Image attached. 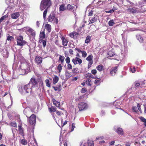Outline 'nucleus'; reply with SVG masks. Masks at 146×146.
Here are the masks:
<instances>
[{
  "label": "nucleus",
  "instance_id": "nucleus-1",
  "mask_svg": "<svg viewBox=\"0 0 146 146\" xmlns=\"http://www.w3.org/2000/svg\"><path fill=\"white\" fill-rule=\"evenodd\" d=\"M51 5L50 0H42L40 5V9L42 11L45 9H48Z\"/></svg>",
  "mask_w": 146,
  "mask_h": 146
},
{
  "label": "nucleus",
  "instance_id": "nucleus-2",
  "mask_svg": "<svg viewBox=\"0 0 146 146\" xmlns=\"http://www.w3.org/2000/svg\"><path fill=\"white\" fill-rule=\"evenodd\" d=\"M48 21L53 23L57 24L58 23V19L55 17V15L53 13L50 14L48 18Z\"/></svg>",
  "mask_w": 146,
  "mask_h": 146
},
{
  "label": "nucleus",
  "instance_id": "nucleus-3",
  "mask_svg": "<svg viewBox=\"0 0 146 146\" xmlns=\"http://www.w3.org/2000/svg\"><path fill=\"white\" fill-rule=\"evenodd\" d=\"M23 30L26 31L27 33L35 36L36 35V32L34 30L29 27H26L23 28Z\"/></svg>",
  "mask_w": 146,
  "mask_h": 146
},
{
  "label": "nucleus",
  "instance_id": "nucleus-4",
  "mask_svg": "<svg viewBox=\"0 0 146 146\" xmlns=\"http://www.w3.org/2000/svg\"><path fill=\"white\" fill-rule=\"evenodd\" d=\"M23 37H17V45L18 46H23L26 44L27 42L23 40Z\"/></svg>",
  "mask_w": 146,
  "mask_h": 146
},
{
  "label": "nucleus",
  "instance_id": "nucleus-5",
  "mask_svg": "<svg viewBox=\"0 0 146 146\" xmlns=\"http://www.w3.org/2000/svg\"><path fill=\"white\" fill-rule=\"evenodd\" d=\"M36 121V116L34 114H32L29 117L28 122L31 125H33L35 123Z\"/></svg>",
  "mask_w": 146,
  "mask_h": 146
},
{
  "label": "nucleus",
  "instance_id": "nucleus-6",
  "mask_svg": "<svg viewBox=\"0 0 146 146\" xmlns=\"http://www.w3.org/2000/svg\"><path fill=\"white\" fill-rule=\"evenodd\" d=\"M29 83L31 84L32 87L33 88L37 86L38 85V80L34 77L32 78L30 80Z\"/></svg>",
  "mask_w": 146,
  "mask_h": 146
},
{
  "label": "nucleus",
  "instance_id": "nucleus-7",
  "mask_svg": "<svg viewBox=\"0 0 146 146\" xmlns=\"http://www.w3.org/2000/svg\"><path fill=\"white\" fill-rule=\"evenodd\" d=\"M32 86H30L29 83H28L26 85L23 86L22 87V89L24 90L25 92L27 93L31 92L32 91Z\"/></svg>",
  "mask_w": 146,
  "mask_h": 146
},
{
  "label": "nucleus",
  "instance_id": "nucleus-8",
  "mask_svg": "<svg viewBox=\"0 0 146 146\" xmlns=\"http://www.w3.org/2000/svg\"><path fill=\"white\" fill-rule=\"evenodd\" d=\"M78 107L79 111H82L86 109L87 107V104L84 102H81L78 104Z\"/></svg>",
  "mask_w": 146,
  "mask_h": 146
},
{
  "label": "nucleus",
  "instance_id": "nucleus-9",
  "mask_svg": "<svg viewBox=\"0 0 146 146\" xmlns=\"http://www.w3.org/2000/svg\"><path fill=\"white\" fill-rule=\"evenodd\" d=\"M42 62V58L39 56H36L35 57V62L37 65H41Z\"/></svg>",
  "mask_w": 146,
  "mask_h": 146
},
{
  "label": "nucleus",
  "instance_id": "nucleus-10",
  "mask_svg": "<svg viewBox=\"0 0 146 146\" xmlns=\"http://www.w3.org/2000/svg\"><path fill=\"white\" fill-rule=\"evenodd\" d=\"M93 59V56L92 54L89 55L86 58V60L89 62V63L88 64V67L89 68H90L93 63V61L92 60Z\"/></svg>",
  "mask_w": 146,
  "mask_h": 146
},
{
  "label": "nucleus",
  "instance_id": "nucleus-11",
  "mask_svg": "<svg viewBox=\"0 0 146 146\" xmlns=\"http://www.w3.org/2000/svg\"><path fill=\"white\" fill-rule=\"evenodd\" d=\"M47 39L46 37H40L39 42L40 43L42 42L43 47L45 48L46 43Z\"/></svg>",
  "mask_w": 146,
  "mask_h": 146
},
{
  "label": "nucleus",
  "instance_id": "nucleus-12",
  "mask_svg": "<svg viewBox=\"0 0 146 146\" xmlns=\"http://www.w3.org/2000/svg\"><path fill=\"white\" fill-rule=\"evenodd\" d=\"M118 66H115L112 67L110 70V74L112 76H114L118 70Z\"/></svg>",
  "mask_w": 146,
  "mask_h": 146
},
{
  "label": "nucleus",
  "instance_id": "nucleus-13",
  "mask_svg": "<svg viewBox=\"0 0 146 146\" xmlns=\"http://www.w3.org/2000/svg\"><path fill=\"white\" fill-rule=\"evenodd\" d=\"M52 102L54 105L56 107L59 108L62 110H64V109L63 108H60V103L59 102L56 100L55 99H52Z\"/></svg>",
  "mask_w": 146,
  "mask_h": 146
},
{
  "label": "nucleus",
  "instance_id": "nucleus-14",
  "mask_svg": "<svg viewBox=\"0 0 146 146\" xmlns=\"http://www.w3.org/2000/svg\"><path fill=\"white\" fill-rule=\"evenodd\" d=\"M61 39L63 45L64 46H67L68 42V40L67 38H66L65 37H62Z\"/></svg>",
  "mask_w": 146,
  "mask_h": 146
},
{
  "label": "nucleus",
  "instance_id": "nucleus-15",
  "mask_svg": "<svg viewBox=\"0 0 146 146\" xmlns=\"http://www.w3.org/2000/svg\"><path fill=\"white\" fill-rule=\"evenodd\" d=\"M116 132L119 135H123L124 134L122 129L120 127L116 129Z\"/></svg>",
  "mask_w": 146,
  "mask_h": 146
},
{
  "label": "nucleus",
  "instance_id": "nucleus-16",
  "mask_svg": "<svg viewBox=\"0 0 146 146\" xmlns=\"http://www.w3.org/2000/svg\"><path fill=\"white\" fill-rule=\"evenodd\" d=\"M72 61L74 64L75 65L77 64V62H78V64H81L82 62V61L80 58L77 60H74V58H73L72 60Z\"/></svg>",
  "mask_w": 146,
  "mask_h": 146
},
{
  "label": "nucleus",
  "instance_id": "nucleus-17",
  "mask_svg": "<svg viewBox=\"0 0 146 146\" xmlns=\"http://www.w3.org/2000/svg\"><path fill=\"white\" fill-rule=\"evenodd\" d=\"M65 5L64 4H62L60 5L59 8V10L60 11H63L66 10Z\"/></svg>",
  "mask_w": 146,
  "mask_h": 146
},
{
  "label": "nucleus",
  "instance_id": "nucleus-18",
  "mask_svg": "<svg viewBox=\"0 0 146 146\" xmlns=\"http://www.w3.org/2000/svg\"><path fill=\"white\" fill-rule=\"evenodd\" d=\"M20 15L19 12H16L12 14L11 15V18L13 19H16L19 17Z\"/></svg>",
  "mask_w": 146,
  "mask_h": 146
},
{
  "label": "nucleus",
  "instance_id": "nucleus-19",
  "mask_svg": "<svg viewBox=\"0 0 146 146\" xmlns=\"http://www.w3.org/2000/svg\"><path fill=\"white\" fill-rule=\"evenodd\" d=\"M74 7H75L74 6L70 4H68L67 6V9L70 11H72L73 12L74 11L73 9Z\"/></svg>",
  "mask_w": 146,
  "mask_h": 146
},
{
  "label": "nucleus",
  "instance_id": "nucleus-20",
  "mask_svg": "<svg viewBox=\"0 0 146 146\" xmlns=\"http://www.w3.org/2000/svg\"><path fill=\"white\" fill-rule=\"evenodd\" d=\"M44 28L49 32H50L51 31V26L49 24H46L44 27Z\"/></svg>",
  "mask_w": 146,
  "mask_h": 146
},
{
  "label": "nucleus",
  "instance_id": "nucleus-21",
  "mask_svg": "<svg viewBox=\"0 0 146 146\" xmlns=\"http://www.w3.org/2000/svg\"><path fill=\"white\" fill-rule=\"evenodd\" d=\"M85 77L88 79H90V78H94V76L91 73H88L86 74Z\"/></svg>",
  "mask_w": 146,
  "mask_h": 146
},
{
  "label": "nucleus",
  "instance_id": "nucleus-22",
  "mask_svg": "<svg viewBox=\"0 0 146 146\" xmlns=\"http://www.w3.org/2000/svg\"><path fill=\"white\" fill-rule=\"evenodd\" d=\"M49 111L51 113L52 112H54L56 111V108L55 107L52 106L50 108H48Z\"/></svg>",
  "mask_w": 146,
  "mask_h": 146
},
{
  "label": "nucleus",
  "instance_id": "nucleus-23",
  "mask_svg": "<svg viewBox=\"0 0 146 146\" xmlns=\"http://www.w3.org/2000/svg\"><path fill=\"white\" fill-rule=\"evenodd\" d=\"M128 11L129 12L132 13H135L137 12V10L135 8H130L128 9Z\"/></svg>",
  "mask_w": 146,
  "mask_h": 146
},
{
  "label": "nucleus",
  "instance_id": "nucleus-24",
  "mask_svg": "<svg viewBox=\"0 0 146 146\" xmlns=\"http://www.w3.org/2000/svg\"><path fill=\"white\" fill-rule=\"evenodd\" d=\"M19 142L22 145H26L27 144V141L25 139L21 140Z\"/></svg>",
  "mask_w": 146,
  "mask_h": 146
},
{
  "label": "nucleus",
  "instance_id": "nucleus-25",
  "mask_svg": "<svg viewBox=\"0 0 146 146\" xmlns=\"http://www.w3.org/2000/svg\"><path fill=\"white\" fill-rule=\"evenodd\" d=\"M59 61L61 62V64H62L64 63L65 58L64 56H62L60 55H59Z\"/></svg>",
  "mask_w": 146,
  "mask_h": 146
},
{
  "label": "nucleus",
  "instance_id": "nucleus-26",
  "mask_svg": "<svg viewBox=\"0 0 146 146\" xmlns=\"http://www.w3.org/2000/svg\"><path fill=\"white\" fill-rule=\"evenodd\" d=\"M90 22H89V24H91L96 22L97 21V19H96L94 17L92 18L91 19H90Z\"/></svg>",
  "mask_w": 146,
  "mask_h": 146
},
{
  "label": "nucleus",
  "instance_id": "nucleus-27",
  "mask_svg": "<svg viewBox=\"0 0 146 146\" xmlns=\"http://www.w3.org/2000/svg\"><path fill=\"white\" fill-rule=\"evenodd\" d=\"M103 66L102 65H99L96 67V69L100 72H101L103 68Z\"/></svg>",
  "mask_w": 146,
  "mask_h": 146
},
{
  "label": "nucleus",
  "instance_id": "nucleus-28",
  "mask_svg": "<svg viewBox=\"0 0 146 146\" xmlns=\"http://www.w3.org/2000/svg\"><path fill=\"white\" fill-rule=\"evenodd\" d=\"M87 143L88 146H94V145L93 141L89 139L88 140Z\"/></svg>",
  "mask_w": 146,
  "mask_h": 146
},
{
  "label": "nucleus",
  "instance_id": "nucleus-29",
  "mask_svg": "<svg viewBox=\"0 0 146 146\" xmlns=\"http://www.w3.org/2000/svg\"><path fill=\"white\" fill-rule=\"evenodd\" d=\"M78 33L76 32H73L72 33L70 34L69 36H77L78 35Z\"/></svg>",
  "mask_w": 146,
  "mask_h": 146
},
{
  "label": "nucleus",
  "instance_id": "nucleus-30",
  "mask_svg": "<svg viewBox=\"0 0 146 146\" xmlns=\"http://www.w3.org/2000/svg\"><path fill=\"white\" fill-rule=\"evenodd\" d=\"M58 80V76H56L53 79V82L54 84L57 83Z\"/></svg>",
  "mask_w": 146,
  "mask_h": 146
},
{
  "label": "nucleus",
  "instance_id": "nucleus-31",
  "mask_svg": "<svg viewBox=\"0 0 146 146\" xmlns=\"http://www.w3.org/2000/svg\"><path fill=\"white\" fill-rule=\"evenodd\" d=\"M46 9L44 11L43 14V16L44 19L45 20L46 19V15L47 12V9Z\"/></svg>",
  "mask_w": 146,
  "mask_h": 146
},
{
  "label": "nucleus",
  "instance_id": "nucleus-32",
  "mask_svg": "<svg viewBox=\"0 0 146 146\" xmlns=\"http://www.w3.org/2000/svg\"><path fill=\"white\" fill-rule=\"evenodd\" d=\"M19 131L20 133H23V129L22 128V126L21 125H19L18 126Z\"/></svg>",
  "mask_w": 146,
  "mask_h": 146
},
{
  "label": "nucleus",
  "instance_id": "nucleus-33",
  "mask_svg": "<svg viewBox=\"0 0 146 146\" xmlns=\"http://www.w3.org/2000/svg\"><path fill=\"white\" fill-rule=\"evenodd\" d=\"M57 69L58 70V72L60 73L61 72L62 69V67L61 65L60 64H59L57 66Z\"/></svg>",
  "mask_w": 146,
  "mask_h": 146
},
{
  "label": "nucleus",
  "instance_id": "nucleus-34",
  "mask_svg": "<svg viewBox=\"0 0 146 146\" xmlns=\"http://www.w3.org/2000/svg\"><path fill=\"white\" fill-rule=\"evenodd\" d=\"M115 24V23L113 20H110L108 23V24L109 26H112Z\"/></svg>",
  "mask_w": 146,
  "mask_h": 146
},
{
  "label": "nucleus",
  "instance_id": "nucleus-35",
  "mask_svg": "<svg viewBox=\"0 0 146 146\" xmlns=\"http://www.w3.org/2000/svg\"><path fill=\"white\" fill-rule=\"evenodd\" d=\"M86 84L88 86H90L91 85V81L90 79H88L86 81Z\"/></svg>",
  "mask_w": 146,
  "mask_h": 146
},
{
  "label": "nucleus",
  "instance_id": "nucleus-36",
  "mask_svg": "<svg viewBox=\"0 0 146 146\" xmlns=\"http://www.w3.org/2000/svg\"><path fill=\"white\" fill-rule=\"evenodd\" d=\"M72 72L73 73H79L78 69L77 68H74L72 70Z\"/></svg>",
  "mask_w": 146,
  "mask_h": 146
},
{
  "label": "nucleus",
  "instance_id": "nucleus-37",
  "mask_svg": "<svg viewBox=\"0 0 146 146\" xmlns=\"http://www.w3.org/2000/svg\"><path fill=\"white\" fill-rule=\"evenodd\" d=\"M140 86V84L138 81H136L135 83V88H138Z\"/></svg>",
  "mask_w": 146,
  "mask_h": 146
},
{
  "label": "nucleus",
  "instance_id": "nucleus-38",
  "mask_svg": "<svg viewBox=\"0 0 146 146\" xmlns=\"http://www.w3.org/2000/svg\"><path fill=\"white\" fill-rule=\"evenodd\" d=\"M46 85L48 87H50V84L49 82V80L48 79H46L45 80Z\"/></svg>",
  "mask_w": 146,
  "mask_h": 146
},
{
  "label": "nucleus",
  "instance_id": "nucleus-39",
  "mask_svg": "<svg viewBox=\"0 0 146 146\" xmlns=\"http://www.w3.org/2000/svg\"><path fill=\"white\" fill-rule=\"evenodd\" d=\"M55 112H56V114L58 116H61V115H63V113L61 111H60L56 110Z\"/></svg>",
  "mask_w": 146,
  "mask_h": 146
},
{
  "label": "nucleus",
  "instance_id": "nucleus-40",
  "mask_svg": "<svg viewBox=\"0 0 146 146\" xmlns=\"http://www.w3.org/2000/svg\"><path fill=\"white\" fill-rule=\"evenodd\" d=\"M65 74L66 76L68 78H70L72 76V75L68 71H66V72Z\"/></svg>",
  "mask_w": 146,
  "mask_h": 146
},
{
  "label": "nucleus",
  "instance_id": "nucleus-41",
  "mask_svg": "<svg viewBox=\"0 0 146 146\" xmlns=\"http://www.w3.org/2000/svg\"><path fill=\"white\" fill-rule=\"evenodd\" d=\"M91 40V37H86V38L85 40V42L86 43H89Z\"/></svg>",
  "mask_w": 146,
  "mask_h": 146
},
{
  "label": "nucleus",
  "instance_id": "nucleus-42",
  "mask_svg": "<svg viewBox=\"0 0 146 146\" xmlns=\"http://www.w3.org/2000/svg\"><path fill=\"white\" fill-rule=\"evenodd\" d=\"M139 118L141 121L143 122L144 123H145V122H146V119L144 118L143 117L141 116L139 117Z\"/></svg>",
  "mask_w": 146,
  "mask_h": 146
},
{
  "label": "nucleus",
  "instance_id": "nucleus-43",
  "mask_svg": "<svg viewBox=\"0 0 146 146\" xmlns=\"http://www.w3.org/2000/svg\"><path fill=\"white\" fill-rule=\"evenodd\" d=\"M10 125L12 127H17V124L15 122H11L10 124Z\"/></svg>",
  "mask_w": 146,
  "mask_h": 146
},
{
  "label": "nucleus",
  "instance_id": "nucleus-44",
  "mask_svg": "<svg viewBox=\"0 0 146 146\" xmlns=\"http://www.w3.org/2000/svg\"><path fill=\"white\" fill-rule=\"evenodd\" d=\"M108 55L110 57L113 56L114 55V53L111 51H109L108 52Z\"/></svg>",
  "mask_w": 146,
  "mask_h": 146
},
{
  "label": "nucleus",
  "instance_id": "nucleus-45",
  "mask_svg": "<svg viewBox=\"0 0 146 146\" xmlns=\"http://www.w3.org/2000/svg\"><path fill=\"white\" fill-rule=\"evenodd\" d=\"M82 56L84 58L86 57L87 56V53L85 51H82Z\"/></svg>",
  "mask_w": 146,
  "mask_h": 146
},
{
  "label": "nucleus",
  "instance_id": "nucleus-46",
  "mask_svg": "<svg viewBox=\"0 0 146 146\" xmlns=\"http://www.w3.org/2000/svg\"><path fill=\"white\" fill-rule=\"evenodd\" d=\"M137 39L138 40L139 42L141 43L143 41V37H137Z\"/></svg>",
  "mask_w": 146,
  "mask_h": 146
},
{
  "label": "nucleus",
  "instance_id": "nucleus-47",
  "mask_svg": "<svg viewBox=\"0 0 146 146\" xmlns=\"http://www.w3.org/2000/svg\"><path fill=\"white\" fill-rule=\"evenodd\" d=\"M132 110L133 111L136 113H137L138 111L137 107L135 106H133L132 107Z\"/></svg>",
  "mask_w": 146,
  "mask_h": 146
},
{
  "label": "nucleus",
  "instance_id": "nucleus-48",
  "mask_svg": "<svg viewBox=\"0 0 146 146\" xmlns=\"http://www.w3.org/2000/svg\"><path fill=\"white\" fill-rule=\"evenodd\" d=\"M65 61L67 64L69 63L70 62V58L68 56L66 57V58H65Z\"/></svg>",
  "mask_w": 146,
  "mask_h": 146
},
{
  "label": "nucleus",
  "instance_id": "nucleus-49",
  "mask_svg": "<svg viewBox=\"0 0 146 146\" xmlns=\"http://www.w3.org/2000/svg\"><path fill=\"white\" fill-rule=\"evenodd\" d=\"M87 91V89L85 88H82L81 91V92L82 93H84Z\"/></svg>",
  "mask_w": 146,
  "mask_h": 146
},
{
  "label": "nucleus",
  "instance_id": "nucleus-50",
  "mask_svg": "<svg viewBox=\"0 0 146 146\" xmlns=\"http://www.w3.org/2000/svg\"><path fill=\"white\" fill-rule=\"evenodd\" d=\"M115 10V9H113H113H111L109 11H105V12L107 13H112L114 11V10Z\"/></svg>",
  "mask_w": 146,
  "mask_h": 146
},
{
  "label": "nucleus",
  "instance_id": "nucleus-51",
  "mask_svg": "<svg viewBox=\"0 0 146 146\" xmlns=\"http://www.w3.org/2000/svg\"><path fill=\"white\" fill-rule=\"evenodd\" d=\"M68 64V65H67L68 69V70H70V69H72V65L70 63H68V64Z\"/></svg>",
  "mask_w": 146,
  "mask_h": 146
},
{
  "label": "nucleus",
  "instance_id": "nucleus-52",
  "mask_svg": "<svg viewBox=\"0 0 146 146\" xmlns=\"http://www.w3.org/2000/svg\"><path fill=\"white\" fill-rule=\"evenodd\" d=\"M91 73L92 74L95 75L97 73V71L95 69L92 70L91 71Z\"/></svg>",
  "mask_w": 146,
  "mask_h": 146
},
{
  "label": "nucleus",
  "instance_id": "nucleus-53",
  "mask_svg": "<svg viewBox=\"0 0 146 146\" xmlns=\"http://www.w3.org/2000/svg\"><path fill=\"white\" fill-rule=\"evenodd\" d=\"M45 35L44 32V31H41L40 32V36H45Z\"/></svg>",
  "mask_w": 146,
  "mask_h": 146
},
{
  "label": "nucleus",
  "instance_id": "nucleus-54",
  "mask_svg": "<svg viewBox=\"0 0 146 146\" xmlns=\"http://www.w3.org/2000/svg\"><path fill=\"white\" fill-rule=\"evenodd\" d=\"M137 107L138 108V109L141 112V108L140 106L139 103H137Z\"/></svg>",
  "mask_w": 146,
  "mask_h": 146
},
{
  "label": "nucleus",
  "instance_id": "nucleus-55",
  "mask_svg": "<svg viewBox=\"0 0 146 146\" xmlns=\"http://www.w3.org/2000/svg\"><path fill=\"white\" fill-rule=\"evenodd\" d=\"M8 1H7V0H6L5 2L6 3H11V2H13L14 1V0H8Z\"/></svg>",
  "mask_w": 146,
  "mask_h": 146
},
{
  "label": "nucleus",
  "instance_id": "nucleus-56",
  "mask_svg": "<svg viewBox=\"0 0 146 146\" xmlns=\"http://www.w3.org/2000/svg\"><path fill=\"white\" fill-rule=\"evenodd\" d=\"M6 18V16H3L1 17V18L0 19V23L2 21L5 19V18Z\"/></svg>",
  "mask_w": 146,
  "mask_h": 146
},
{
  "label": "nucleus",
  "instance_id": "nucleus-57",
  "mask_svg": "<svg viewBox=\"0 0 146 146\" xmlns=\"http://www.w3.org/2000/svg\"><path fill=\"white\" fill-rule=\"evenodd\" d=\"M117 2L118 3L121 4H123V0H117Z\"/></svg>",
  "mask_w": 146,
  "mask_h": 146
},
{
  "label": "nucleus",
  "instance_id": "nucleus-58",
  "mask_svg": "<svg viewBox=\"0 0 146 146\" xmlns=\"http://www.w3.org/2000/svg\"><path fill=\"white\" fill-rule=\"evenodd\" d=\"M100 80H95L94 83L95 84L98 85L99 84Z\"/></svg>",
  "mask_w": 146,
  "mask_h": 146
},
{
  "label": "nucleus",
  "instance_id": "nucleus-59",
  "mask_svg": "<svg viewBox=\"0 0 146 146\" xmlns=\"http://www.w3.org/2000/svg\"><path fill=\"white\" fill-rule=\"evenodd\" d=\"M69 52L70 54H73V51L72 49H69Z\"/></svg>",
  "mask_w": 146,
  "mask_h": 146
},
{
  "label": "nucleus",
  "instance_id": "nucleus-60",
  "mask_svg": "<svg viewBox=\"0 0 146 146\" xmlns=\"http://www.w3.org/2000/svg\"><path fill=\"white\" fill-rule=\"evenodd\" d=\"M82 98V96H80L78 97V98H77L76 99V101H80V100L81 98Z\"/></svg>",
  "mask_w": 146,
  "mask_h": 146
},
{
  "label": "nucleus",
  "instance_id": "nucleus-61",
  "mask_svg": "<svg viewBox=\"0 0 146 146\" xmlns=\"http://www.w3.org/2000/svg\"><path fill=\"white\" fill-rule=\"evenodd\" d=\"M130 69L131 70V71L132 72V73H134L135 71V67L133 68V70L131 69V68H130Z\"/></svg>",
  "mask_w": 146,
  "mask_h": 146
},
{
  "label": "nucleus",
  "instance_id": "nucleus-62",
  "mask_svg": "<svg viewBox=\"0 0 146 146\" xmlns=\"http://www.w3.org/2000/svg\"><path fill=\"white\" fill-rule=\"evenodd\" d=\"M75 128V124L74 123H73L72 124V130H73Z\"/></svg>",
  "mask_w": 146,
  "mask_h": 146
},
{
  "label": "nucleus",
  "instance_id": "nucleus-63",
  "mask_svg": "<svg viewBox=\"0 0 146 146\" xmlns=\"http://www.w3.org/2000/svg\"><path fill=\"white\" fill-rule=\"evenodd\" d=\"M36 27H39L40 23L38 21H37L36 22Z\"/></svg>",
  "mask_w": 146,
  "mask_h": 146
},
{
  "label": "nucleus",
  "instance_id": "nucleus-64",
  "mask_svg": "<svg viewBox=\"0 0 146 146\" xmlns=\"http://www.w3.org/2000/svg\"><path fill=\"white\" fill-rule=\"evenodd\" d=\"M13 37H7V39L9 41H10L11 40Z\"/></svg>",
  "mask_w": 146,
  "mask_h": 146
}]
</instances>
